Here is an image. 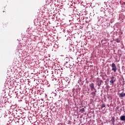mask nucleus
I'll return each instance as SVG.
<instances>
[{
    "instance_id": "obj_3",
    "label": "nucleus",
    "mask_w": 125,
    "mask_h": 125,
    "mask_svg": "<svg viewBox=\"0 0 125 125\" xmlns=\"http://www.w3.org/2000/svg\"><path fill=\"white\" fill-rule=\"evenodd\" d=\"M89 86H90V89L92 91H93V89H95V88L94 87V83H90Z\"/></svg>"
},
{
    "instance_id": "obj_6",
    "label": "nucleus",
    "mask_w": 125,
    "mask_h": 125,
    "mask_svg": "<svg viewBox=\"0 0 125 125\" xmlns=\"http://www.w3.org/2000/svg\"><path fill=\"white\" fill-rule=\"evenodd\" d=\"M120 120L121 121H123L124 122H125V116L123 115L120 117Z\"/></svg>"
},
{
    "instance_id": "obj_1",
    "label": "nucleus",
    "mask_w": 125,
    "mask_h": 125,
    "mask_svg": "<svg viewBox=\"0 0 125 125\" xmlns=\"http://www.w3.org/2000/svg\"><path fill=\"white\" fill-rule=\"evenodd\" d=\"M111 67H112V71H113L114 73H116V72H117V70H118V68L116 66V64L112 63L111 64Z\"/></svg>"
},
{
    "instance_id": "obj_12",
    "label": "nucleus",
    "mask_w": 125,
    "mask_h": 125,
    "mask_svg": "<svg viewBox=\"0 0 125 125\" xmlns=\"http://www.w3.org/2000/svg\"><path fill=\"white\" fill-rule=\"evenodd\" d=\"M116 42L119 43L120 42V41L118 39H116Z\"/></svg>"
},
{
    "instance_id": "obj_2",
    "label": "nucleus",
    "mask_w": 125,
    "mask_h": 125,
    "mask_svg": "<svg viewBox=\"0 0 125 125\" xmlns=\"http://www.w3.org/2000/svg\"><path fill=\"white\" fill-rule=\"evenodd\" d=\"M96 82L98 83V86H101V84H102V83H103V81L100 80V78L98 77L97 78V79H96Z\"/></svg>"
},
{
    "instance_id": "obj_5",
    "label": "nucleus",
    "mask_w": 125,
    "mask_h": 125,
    "mask_svg": "<svg viewBox=\"0 0 125 125\" xmlns=\"http://www.w3.org/2000/svg\"><path fill=\"white\" fill-rule=\"evenodd\" d=\"M91 94L92 96H93V97H95V95H96V89H95V91L92 92L91 93Z\"/></svg>"
},
{
    "instance_id": "obj_8",
    "label": "nucleus",
    "mask_w": 125,
    "mask_h": 125,
    "mask_svg": "<svg viewBox=\"0 0 125 125\" xmlns=\"http://www.w3.org/2000/svg\"><path fill=\"white\" fill-rule=\"evenodd\" d=\"M111 81H114V82H116V78L114 77V76H112L110 78Z\"/></svg>"
},
{
    "instance_id": "obj_11",
    "label": "nucleus",
    "mask_w": 125,
    "mask_h": 125,
    "mask_svg": "<svg viewBox=\"0 0 125 125\" xmlns=\"http://www.w3.org/2000/svg\"><path fill=\"white\" fill-rule=\"evenodd\" d=\"M114 82H115V81H114V80H111L110 81V83H114Z\"/></svg>"
},
{
    "instance_id": "obj_10",
    "label": "nucleus",
    "mask_w": 125,
    "mask_h": 125,
    "mask_svg": "<svg viewBox=\"0 0 125 125\" xmlns=\"http://www.w3.org/2000/svg\"><path fill=\"white\" fill-rule=\"evenodd\" d=\"M105 104H103L101 106V108H105Z\"/></svg>"
},
{
    "instance_id": "obj_4",
    "label": "nucleus",
    "mask_w": 125,
    "mask_h": 125,
    "mask_svg": "<svg viewBox=\"0 0 125 125\" xmlns=\"http://www.w3.org/2000/svg\"><path fill=\"white\" fill-rule=\"evenodd\" d=\"M125 93H124V92H122L120 94H119V97H125Z\"/></svg>"
},
{
    "instance_id": "obj_9",
    "label": "nucleus",
    "mask_w": 125,
    "mask_h": 125,
    "mask_svg": "<svg viewBox=\"0 0 125 125\" xmlns=\"http://www.w3.org/2000/svg\"><path fill=\"white\" fill-rule=\"evenodd\" d=\"M80 112L83 113V112H84V108H82L80 109Z\"/></svg>"
},
{
    "instance_id": "obj_7",
    "label": "nucleus",
    "mask_w": 125,
    "mask_h": 125,
    "mask_svg": "<svg viewBox=\"0 0 125 125\" xmlns=\"http://www.w3.org/2000/svg\"><path fill=\"white\" fill-rule=\"evenodd\" d=\"M112 124L113 125H115V118L114 117H112L111 120Z\"/></svg>"
}]
</instances>
